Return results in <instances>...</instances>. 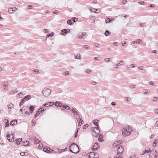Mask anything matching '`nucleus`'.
<instances>
[{
  "label": "nucleus",
  "mask_w": 158,
  "mask_h": 158,
  "mask_svg": "<svg viewBox=\"0 0 158 158\" xmlns=\"http://www.w3.org/2000/svg\"><path fill=\"white\" fill-rule=\"evenodd\" d=\"M69 151L70 152L74 154L78 153L79 152V147L75 143H72L69 146Z\"/></svg>",
  "instance_id": "f257e3e1"
},
{
  "label": "nucleus",
  "mask_w": 158,
  "mask_h": 158,
  "mask_svg": "<svg viewBox=\"0 0 158 158\" xmlns=\"http://www.w3.org/2000/svg\"><path fill=\"white\" fill-rule=\"evenodd\" d=\"M132 128L129 126L125 127L122 130V134L125 136H127L131 134Z\"/></svg>",
  "instance_id": "f03ea898"
},
{
  "label": "nucleus",
  "mask_w": 158,
  "mask_h": 158,
  "mask_svg": "<svg viewBox=\"0 0 158 158\" xmlns=\"http://www.w3.org/2000/svg\"><path fill=\"white\" fill-rule=\"evenodd\" d=\"M98 128L97 127H92V129L93 132L92 134L95 137H97L100 133V131L98 129Z\"/></svg>",
  "instance_id": "7ed1b4c3"
},
{
  "label": "nucleus",
  "mask_w": 158,
  "mask_h": 158,
  "mask_svg": "<svg viewBox=\"0 0 158 158\" xmlns=\"http://www.w3.org/2000/svg\"><path fill=\"white\" fill-rule=\"evenodd\" d=\"M51 92V90L49 89H44L42 92L44 96L47 97L49 96Z\"/></svg>",
  "instance_id": "20e7f679"
},
{
  "label": "nucleus",
  "mask_w": 158,
  "mask_h": 158,
  "mask_svg": "<svg viewBox=\"0 0 158 158\" xmlns=\"http://www.w3.org/2000/svg\"><path fill=\"white\" fill-rule=\"evenodd\" d=\"M124 150L123 147V146H120L118 147L117 149V153L118 155L119 154L121 155L123 153Z\"/></svg>",
  "instance_id": "39448f33"
},
{
  "label": "nucleus",
  "mask_w": 158,
  "mask_h": 158,
  "mask_svg": "<svg viewBox=\"0 0 158 158\" xmlns=\"http://www.w3.org/2000/svg\"><path fill=\"white\" fill-rule=\"evenodd\" d=\"M87 35L85 32L81 33L78 36V38L79 39H85L86 38Z\"/></svg>",
  "instance_id": "423d86ee"
},
{
  "label": "nucleus",
  "mask_w": 158,
  "mask_h": 158,
  "mask_svg": "<svg viewBox=\"0 0 158 158\" xmlns=\"http://www.w3.org/2000/svg\"><path fill=\"white\" fill-rule=\"evenodd\" d=\"M70 32V30L69 29H63L61 30L60 34L64 35L67 33H69Z\"/></svg>",
  "instance_id": "0eeeda50"
},
{
  "label": "nucleus",
  "mask_w": 158,
  "mask_h": 158,
  "mask_svg": "<svg viewBox=\"0 0 158 158\" xmlns=\"http://www.w3.org/2000/svg\"><path fill=\"white\" fill-rule=\"evenodd\" d=\"M99 148V145L98 143L96 142L95 143L94 145L93 146L92 149L94 151H96L98 149V148Z\"/></svg>",
  "instance_id": "6e6552de"
},
{
  "label": "nucleus",
  "mask_w": 158,
  "mask_h": 158,
  "mask_svg": "<svg viewBox=\"0 0 158 158\" xmlns=\"http://www.w3.org/2000/svg\"><path fill=\"white\" fill-rule=\"evenodd\" d=\"M70 107L67 105H63L61 108V110H70Z\"/></svg>",
  "instance_id": "1a4fd4ad"
},
{
  "label": "nucleus",
  "mask_w": 158,
  "mask_h": 158,
  "mask_svg": "<svg viewBox=\"0 0 158 158\" xmlns=\"http://www.w3.org/2000/svg\"><path fill=\"white\" fill-rule=\"evenodd\" d=\"M56 106L57 107H62L63 105V103L58 101H56L55 104Z\"/></svg>",
  "instance_id": "9d476101"
},
{
  "label": "nucleus",
  "mask_w": 158,
  "mask_h": 158,
  "mask_svg": "<svg viewBox=\"0 0 158 158\" xmlns=\"http://www.w3.org/2000/svg\"><path fill=\"white\" fill-rule=\"evenodd\" d=\"M54 102H49L44 104V106L46 107H48L49 106H52L53 105Z\"/></svg>",
  "instance_id": "9b49d317"
},
{
  "label": "nucleus",
  "mask_w": 158,
  "mask_h": 158,
  "mask_svg": "<svg viewBox=\"0 0 158 158\" xmlns=\"http://www.w3.org/2000/svg\"><path fill=\"white\" fill-rule=\"evenodd\" d=\"M17 123V120L15 119L11 121L10 124L11 125H16Z\"/></svg>",
  "instance_id": "f8f14e48"
},
{
  "label": "nucleus",
  "mask_w": 158,
  "mask_h": 158,
  "mask_svg": "<svg viewBox=\"0 0 158 158\" xmlns=\"http://www.w3.org/2000/svg\"><path fill=\"white\" fill-rule=\"evenodd\" d=\"M89 19L91 23H94L95 22V17L92 16Z\"/></svg>",
  "instance_id": "ddd939ff"
},
{
  "label": "nucleus",
  "mask_w": 158,
  "mask_h": 158,
  "mask_svg": "<svg viewBox=\"0 0 158 158\" xmlns=\"http://www.w3.org/2000/svg\"><path fill=\"white\" fill-rule=\"evenodd\" d=\"M29 142L28 141H23V142L22 143V145L24 146H26L27 145H29Z\"/></svg>",
  "instance_id": "4468645a"
},
{
  "label": "nucleus",
  "mask_w": 158,
  "mask_h": 158,
  "mask_svg": "<svg viewBox=\"0 0 158 158\" xmlns=\"http://www.w3.org/2000/svg\"><path fill=\"white\" fill-rule=\"evenodd\" d=\"M22 140V138H19L16 140V143L17 145H19Z\"/></svg>",
  "instance_id": "2eb2a0df"
},
{
  "label": "nucleus",
  "mask_w": 158,
  "mask_h": 158,
  "mask_svg": "<svg viewBox=\"0 0 158 158\" xmlns=\"http://www.w3.org/2000/svg\"><path fill=\"white\" fill-rule=\"evenodd\" d=\"M149 158H156L157 157V156L156 154H152V153L149 154Z\"/></svg>",
  "instance_id": "dca6fc26"
},
{
  "label": "nucleus",
  "mask_w": 158,
  "mask_h": 158,
  "mask_svg": "<svg viewBox=\"0 0 158 158\" xmlns=\"http://www.w3.org/2000/svg\"><path fill=\"white\" fill-rule=\"evenodd\" d=\"M94 152H91L89 153V155L88 156L89 158H94Z\"/></svg>",
  "instance_id": "f3484780"
},
{
  "label": "nucleus",
  "mask_w": 158,
  "mask_h": 158,
  "mask_svg": "<svg viewBox=\"0 0 158 158\" xmlns=\"http://www.w3.org/2000/svg\"><path fill=\"white\" fill-rule=\"evenodd\" d=\"M50 148L48 147H47L46 148L44 147L43 149L44 151L47 153H48V152H50Z\"/></svg>",
  "instance_id": "a211bd4d"
},
{
  "label": "nucleus",
  "mask_w": 158,
  "mask_h": 158,
  "mask_svg": "<svg viewBox=\"0 0 158 158\" xmlns=\"http://www.w3.org/2000/svg\"><path fill=\"white\" fill-rule=\"evenodd\" d=\"M77 122H78V125L80 126L81 124L84 123V121L83 120H81V119L77 120Z\"/></svg>",
  "instance_id": "6ab92c4d"
},
{
  "label": "nucleus",
  "mask_w": 158,
  "mask_h": 158,
  "mask_svg": "<svg viewBox=\"0 0 158 158\" xmlns=\"http://www.w3.org/2000/svg\"><path fill=\"white\" fill-rule=\"evenodd\" d=\"M98 120L97 119H96L93 121V123L97 127H99L98 125Z\"/></svg>",
  "instance_id": "aec40b11"
},
{
  "label": "nucleus",
  "mask_w": 158,
  "mask_h": 158,
  "mask_svg": "<svg viewBox=\"0 0 158 158\" xmlns=\"http://www.w3.org/2000/svg\"><path fill=\"white\" fill-rule=\"evenodd\" d=\"M35 108V106L32 105L31 106L29 107L30 111L31 113H32L33 111L34 110Z\"/></svg>",
  "instance_id": "412c9836"
},
{
  "label": "nucleus",
  "mask_w": 158,
  "mask_h": 158,
  "mask_svg": "<svg viewBox=\"0 0 158 158\" xmlns=\"http://www.w3.org/2000/svg\"><path fill=\"white\" fill-rule=\"evenodd\" d=\"M31 97V96L30 95H28L24 97V99L26 101H27V100H29L30 99V98Z\"/></svg>",
  "instance_id": "4be33fe9"
},
{
  "label": "nucleus",
  "mask_w": 158,
  "mask_h": 158,
  "mask_svg": "<svg viewBox=\"0 0 158 158\" xmlns=\"http://www.w3.org/2000/svg\"><path fill=\"white\" fill-rule=\"evenodd\" d=\"M112 21V19H111L110 18H107L106 20V23H110Z\"/></svg>",
  "instance_id": "5701e85b"
},
{
  "label": "nucleus",
  "mask_w": 158,
  "mask_h": 158,
  "mask_svg": "<svg viewBox=\"0 0 158 158\" xmlns=\"http://www.w3.org/2000/svg\"><path fill=\"white\" fill-rule=\"evenodd\" d=\"M67 23L71 25L73 24V22L71 20L69 19L67 21Z\"/></svg>",
  "instance_id": "b1692460"
},
{
  "label": "nucleus",
  "mask_w": 158,
  "mask_h": 158,
  "mask_svg": "<svg viewBox=\"0 0 158 158\" xmlns=\"http://www.w3.org/2000/svg\"><path fill=\"white\" fill-rule=\"evenodd\" d=\"M76 109L75 108H72L71 110L73 112V113L74 114H77V112L76 111Z\"/></svg>",
  "instance_id": "393cba45"
},
{
  "label": "nucleus",
  "mask_w": 158,
  "mask_h": 158,
  "mask_svg": "<svg viewBox=\"0 0 158 158\" xmlns=\"http://www.w3.org/2000/svg\"><path fill=\"white\" fill-rule=\"evenodd\" d=\"M20 154L22 156L24 155L27 156L28 155V153L27 152H22L20 153Z\"/></svg>",
  "instance_id": "a878e982"
},
{
  "label": "nucleus",
  "mask_w": 158,
  "mask_h": 158,
  "mask_svg": "<svg viewBox=\"0 0 158 158\" xmlns=\"http://www.w3.org/2000/svg\"><path fill=\"white\" fill-rule=\"evenodd\" d=\"M11 135L12 136V138H8V140L10 142H12L14 141V139L13 138V135L12 134H11Z\"/></svg>",
  "instance_id": "bb28decb"
},
{
  "label": "nucleus",
  "mask_w": 158,
  "mask_h": 158,
  "mask_svg": "<svg viewBox=\"0 0 158 158\" xmlns=\"http://www.w3.org/2000/svg\"><path fill=\"white\" fill-rule=\"evenodd\" d=\"M51 34H52V35H51V34H48L47 35V38H46V39L48 37H49L54 36V32H52Z\"/></svg>",
  "instance_id": "cd10ccee"
},
{
  "label": "nucleus",
  "mask_w": 158,
  "mask_h": 158,
  "mask_svg": "<svg viewBox=\"0 0 158 158\" xmlns=\"http://www.w3.org/2000/svg\"><path fill=\"white\" fill-rule=\"evenodd\" d=\"M13 106L14 105L13 104L10 103V104H9V105L8 106V108L11 109L13 108Z\"/></svg>",
  "instance_id": "c85d7f7f"
},
{
  "label": "nucleus",
  "mask_w": 158,
  "mask_h": 158,
  "mask_svg": "<svg viewBox=\"0 0 158 158\" xmlns=\"http://www.w3.org/2000/svg\"><path fill=\"white\" fill-rule=\"evenodd\" d=\"M26 101V100H25L23 98L21 101L19 105L21 106Z\"/></svg>",
  "instance_id": "c756f323"
},
{
  "label": "nucleus",
  "mask_w": 158,
  "mask_h": 158,
  "mask_svg": "<svg viewBox=\"0 0 158 158\" xmlns=\"http://www.w3.org/2000/svg\"><path fill=\"white\" fill-rule=\"evenodd\" d=\"M22 95L23 94L21 92H20L18 94L17 97L20 98H21L23 96Z\"/></svg>",
  "instance_id": "7c9ffc66"
},
{
  "label": "nucleus",
  "mask_w": 158,
  "mask_h": 158,
  "mask_svg": "<svg viewBox=\"0 0 158 158\" xmlns=\"http://www.w3.org/2000/svg\"><path fill=\"white\" fill-rule=\"evenodd\" d=\"M40 142V141L37 139H35L34 140V143L36 144Z\"/></svg>",
  "instance_id": "2f4dec72"
},
{
  "label": "nucleus",
  "mask_w": 158,
  "mask_h": 158,
  "mask_svg": "<svg viewBox=\"0 0 158 158\" xmlns=\"http://www.w3.org/2000/svg\"><path fill=\"white\" fill-rule=\"evenodd\" d=\"M152 152V151L151 150H145V151H144V153L143 154H142V155H143L145 153H149V152Z\"/></svg>",
  "instance_id": "473e14b6"
},
{
  "label": "nucleus",
  "mask_w": 158,
  "mask_h": 158,
  "mask_svg": "<svg viewBox=\"0 0 158 158\" xmlns=\"http://www.w3.org/2000/svg\"><path fill=\"white\" fill-rule=\"evenodd\" d=\"M12 9V8H9L8 9V11L9 13L11 14L13 12Z\"/></svg>",
  "instance_id": "72a5a7b5"
},
{
  "label": "nucleus",
  "mask_w": 158,
  "mask_h": 158,
  "mask_svg": "<svg viewBox=\"0 0 158 158\" xmlns=\"http://www.w3.org/2000/svg\"><path fill=\"white\" fill-rule=\"evenodd\" d=\"M23 110H24V112L25 110L26 111V110H28V107L26 106L23 107Z\"/></svg>",
  "instance_id": "f704fd0d"
},
{
  "label": "nucleus",
  "mask_w": 158,
  "mask_h": 158,
  "mask_svg": "<svg viewBox=\"0 0 158 158\" xmlns=\"http://www.w3.org/2000/svg\"><path fill=\"white\" fill-rule=\"evenodd\" d=\"M72 19L73 21V22H75L78 20V19L75 17H73L72 18Z\"/></svg>",
  "instance_id": "c9c22d12"
},
{
  "label": "nucleus",
  "mask_w": 158,
  "mask_h": 158,
  "mask_svg": "<svg viewBox=\"0 0 158 158\" xmlns=\"http://www.w3.org/2000/svg\"><path fill=\"white\" fill-rule=\"evenodd\" d=\"M99 157V155L98 153H94V158H98Z\"/></svg>",
  "instance_id": "e433bc0d"
},
{
  "label": "nucleus",
  "mask_w": 158,
  "mask_h": 158,
  "mask_svg": "<svg viewBox=\"0 0 158 158\" xmlns=\"http://www.w3.org/2000/svg\"><path fill=\"white\" fill-rule=\"evenodd\" d=\"M42 108H39V109H38L37 112H38L39 113V112H43V111H44V109H43V110H42Z\"/></svg>",
  "instance_id": "4c0bfd02"
},
{
  "label": "nucleus",
  "mask_w": 158,
  "mask_h": 158,
  "mask_svg": "<svg viewBox=\"0 0 158 158\" xmlns=\"http://www.w3.org/2000/svg\"><path fill=\"white\" fill-rule=\"evenodd\" d=\"M80 58V55L79 54L78 55H77L74 56V58L76 59H79Z\"/></svg>",
  "instance_id": "58836bf2"
},
{
  "label": "nucleus",
  "mask_w": 158,
  "mask_h": 158,
  "mask_svg": "<svg viewBox=\"0 0 158 158\" xmlns=\"http://www.w3.org/2000/svg\"><path fill=\"white\" fill-rule=\"evenodd\" d=\"M110 34L109 31L107 30L106 31L105 33V35L106 36H107L109 35V34Z\"/></svg>",
  "instance_id": "ea45409f"
},
{
  "label": "nucleus",
  "mask_w": 158,
  "mask_h": 158,
  "mask_svg": "<svg viewBox=\"0 0 158 158\" xmlns=\"http://www.w3.org/2000/svg\"><path fill=\"white\" fill-rule=\"evenodd\" d=\"M101 134H100L98 137V141L100 142H102L103 141V140L101 139Z\"/></svg>",
  "instance_id": "a19ab883"
},
{
  "label": "nucleus",
  "mask_w": 158,
  "mask_h": 158,
  "mask_svg": "<svg viewBox=\"0 0 158 158\" xmlns=\"http://www.w3.org/2000/svg\"><path fill=\"white\" fill-rule=\"evenodd\" d=\"M83 48H85V49H88L89 48V46L87 45H84L83 46Z\"/></svg>",
  "instance_id": "79ce46f5"
},
{
  "label": "nucleus",
  "mask_w": 158,
  "mask_h": 158,
  "mask_svg": "<svg viewBox=\"0 0 158 158\" xmlns=\"http://www.w3.org/2000/svg\"><path fill=\"white\" fill-rule=\"evenodd\" d=\"M123 60H119V61H118L117 62L118 64H119L121 65H122L123 64Z\"/></svg>",
  "instance_id": "37998d69"
},
{
  "label": "nucleus",
  "mask_w": 158,
  "mask_h": 158,
  "mask_svg": "<svg viewBox=\"0 0 158 158\" xmlns=\"http://www.w3.org/2000/svg\"><path fill=\"white\" fill-rule=\"evenodd\" d=\"M4 120L7 121V122L6 123V127H8L9 126V123H8V122H9L8 120L6 119H4Z\"/></svg>",
  "instance_id": "c03bdc74"
},
{
  "label": "nucleus",
  "mask_w": 158,
  "mask_h": 158,
  "mask_svg": "<svg viewBox=\"0 0 158 158\" xmlns=\"http://www.w3.org/2000/svg\"><path fill=\"white\" fill-rule=\"evenodd\" d=\"M119 66V65L118 64H114L113 65V67H114V68H118Z\"/></svg>",
  "instance_id": "a18cd8bd"
},
{
  "label": "nucleus",
  "mask_w": 158,
  "mask_h": 158,
  "mask_svg": "<svg viewBox=\"0 0 158 158\" xmlns=\"http://www.w3.org/2000/svg\"><path fill=\"white\" fill-rule=\"evenodd\" d=\"M90 70L88 69L87 70L85 71V73H86L89 74L91 72Z\"/></svg>",
  "instance_id": "49530a36"
},
{
  "label": "nucleus",
  "mask_w": 158,
  "mask_h": 158,
  "mask_svg": "<svg viewBox=\"0 0 158 158\" xmlns=\"http://www.w3.org/2000/svg\"><path fill=\"white\" fill-rule=\"evenodd\" d=\"M78 129L76 131L74 134V137H76L77 136V133L78 132Z\"/></svg>",
  "instance_id": "de8ad7c7"
},
{
  "label": "nucleus",
  "mask_w": 158,
  "mask_h": 158,
  "mask_svg": "<svg viewBox=\"0 0 158 158\" xmlns=\"http://www.w3.org/2000/svg\"><path fill=\"white\" fill-rule=\"evenodd\" d=\"M88 126V124H86L85 125H84V127H83V129H86V128H87Z\"/></svg>",
  "instance_id": "09e8293b"
},
{
  "label": "nucleus",
  "mask_w": 158,
  "mask_h": 158,
  "mask_svg": "<svg viewBox=\"0 0 158 158\" xmlns=\"http://www.w3.org/2000/svg\"><path fill=\"white\" fill-rule=\"evenodd\" d=\"M94 45L96 47H99V44L98 43H94Z\"/></svg>",
  "instance_id": "8fccbe9b"
},
{
  "label": "nucleus",
  "mask_w": 158,
  "mask_h": 158,
  "mask_svg": "<svg viewBox=\"0 0 158 158\" xmlns=\"http://www.w3.org/2000/svg\"><path fill=\"white\" fill-rule=\"evenodd\" d=\"M105 60L106 62H109L110 61V59L109 58H107L105 59Z\"/></svg>",
  "instance_id": "3c124183"
},
{
  "label": "nucleus",
  "mask_w": 158,
  "mask_h": 158,
  "mask_svg": "<svg viewBox=\"0 0 158 158\" xmlns=\"http://www.w3.org/2000/svg\"><path fill=\"white\" fill-rule=\"evenodd\" d=\"M39 114H40L39 113V112H37L35 114V118H36V117H38Z\"/></svg>",
  "instance_id": "603ef678"
},
{
  "label": "nucleus",
  "mask_w": 158,
  "mask_h": 158,
  "mask_svg": "<svg viewBox=\"0 0 158 158\" xmlns=\"http://www.w3.org/2000/svg\"><path fill=\"white\" fill-rule=\"evenodd\" d=\"M31 123H32V126H35V122H34L33 120H31Z\"/></svg>",
  "instance_id": "864d4df0"
},
{
  "label": "nucleus",
  "mask_w": 158,
  "mask_h": 158,
  "mask_svg": "<svg viewBox=\"0 0 158 158\" xmlns=\"http://www.w3.org/2000/svg\"><path fill=\"white\" fill-rule=\"evenodd\" d=\"M130 87L132 89H133L135 88V85H131V86H130Z\"/></svg>",
  "instance_id": "5fc2aeb1"
},
{
  "label": "nucleus",
  "mask_w": 158,
  "mask_h": 158,
  "mask_svg": "<svg viewBox=\"0 0 158 158\" xmlns=\"http://www.w3.org/2000/svg\"><path fill=\"white\" fill-rule=\"evenodd\" d=\"M157 98H157L156 97H155L153 98L152 100H153V101H155V102L156 101Z\"/></svg>",
  "instance_id": "6e6d98bb"
},
{
  "label": "nucleus",
  "mask_w": 158,
  "mask_h": 158,
  "mask_svg": "<svg viewBox=\"0 0 158 158\" xmlns=\"http://www.w3.org/2000/svg\"><path fill=\"white\" fill-rule=\"evenodd\" d=\"M149 84L151 85H153L154 83L153 81H151L149 82Z\"/></svg>",
  "instance_id": "4d7b16f0"
},
{
  "label": "nucleus",
  "mask_w": 158,
  "mask_h": 158,
  "mask_svg": "<svg viewBox=\"0 0 158 158\" xmlns=\"http://www.w3.org/2000/svg\"><path fill=\"white\" fill-rule=\"evenodd\" d=\"M76 118H78V119H80V116L77 113L76 114Z\"/></svg>",
  "instance_id": "13d9d810"
},
{
  "label": "nucleus",
  "mask_w": 158,
  "mask_h": 158,
  "mask_svg": "<svg viewBox=\"0 0 158 158\" xmlns=\"http://www.w3.org/2000/svg\"><path fill=\"white\" fill-rule=\"evenodd\" d=\"M132 43L133 44H136L138 43V40H135V41H133Z\"/></svg>",
  "instance_id": "bf43d9fd"
},
{
  "label": "nucleus",
  "mask_w": 158,
  "mask_h": 158,
  "mask_svg": "<svg viewBox=\"0 0 158 158\" xmlns=\"http://www.w3.org/2000/svg\"><path fill=\"white\" fill-rule=\"evenodd\" d=\"M113 44L114 45L118 46V43L117 42H114Z\"/></svg>",
  "instance_id": "052dcab7"
},
{
  "label": "nucleus",
  "mask_w": 158,
  "mask_h": 158,
  "mask_svg": "<svg viewBox=\"0 0 158 158\" xmlns=\"http://www.w3.org/2000/svg\"><path fill=\"white\" fill-rule=\"evenodd\" d=\"M138 3H139L141 5H144V2L142 1V2H138Z\"/></svg>",
  "instance_id": "680f3d73"
},
{
  "label": "nucleus",
  "mask_w": 158,
  "mask_h": 158,
  "mask_svg": "<svg viewBox=\"0 0 158 158\" xmlns=\"http://www.w3.org/2000/svg\"><path fill=\"white\" fill-rule=\"evenodd\" d=\"M6 137H7V139L10 137V134H7V135H6Z\"/></svg>",
  "instance_id": "e2e57ef3"
},
{
  "label": "nucleus",
  "mask_w": 158,
  "mask_h": 158,
  "mask_svg": "<svg viewBox=\"0 0 158 158\" xmlns=\"http://www.w3.org/2000/svg\"><path fill=\"white\" fill-rule=\"evenodd\" d=\"M97 82L95 81H92L91 82V84L93 85H94L96 84Z\"/></svg>",
  "instance_id": "0e129e2a"
},
{
  "label": "nucleus",
  "mask_w": 158,
  "mask_h": 158,
  "mask_svg": "<svg viewBox=\"0 0 158 158\" xmlns=\"http://www.w3.org/2000/svg\"><path fill=\"white\" fill-rule=\"evenodd\" d=\"M38 71H39L38 70L35 69L34 71V72L35 73H38Z\"/></svg>",
  "instance_id": "69168bd1"
},
{
  "label": "nucleus",
  "mask_w": 158,
  "mask_h": 158,
  "mask_svg": "<svg viewBox=\"0 0 158 158\" xmlns=\"http://www.w3.org/2000/svg\"><path fill=\"white\" fill-rule=\"evenodd\" d=\"M155 112L156 113L158 114V109H156L154 110Z\"/></svg>",
  "instance_id": "338daca9"
},
{
  "label": "nucleus",
  "mask_w": 158,
  "mask_h": 158,
  "mask_svg": "<svg viewBox=\"0 0 158 158\" xmlns=\"http://www.w3.org/2000/svg\"><path fill=\"white\" fill-rule=\"evenodd\" d=\"M143 66H140L139 67V68L140 70H143Z\"/></svg>",
  "instance_id": "774afa93"
}]
</instances>
